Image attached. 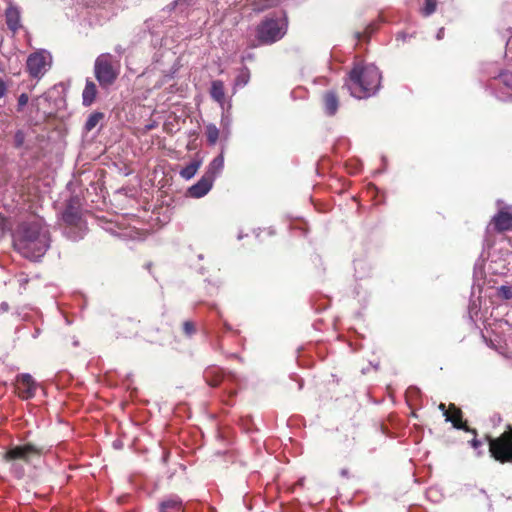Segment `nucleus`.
<instances>
[{"label":"nucleus","mask_w":512,"mask_h":512,"mask_svg":"<svg viewBox=\"0 0 512 512\" xmlns=\"http://www.w3.org/2000/svg\"><path fill=\"white\" fill-rule=\"evenodd\" d=\"M13 245L23 257L38 260L50 247L48 228L41 219L24 222L14 234Z\"/></svg>","instance_id":"f257e3e1"},{"label":"nucleus","mask_w":512,"mask_h":512,"mask_svg":"<svg viewBox=\"0 0 512 512\" xmlns=\"http://www.w3.org/2000/svg\"><path fill=\"white\" fill-rule=\"evenodd\" d=\"M381 82V74L374 64L356 65L349 73L347 86L350 94L358 99L374 95Z\"/></svg>","instance_id":"f03ea898"},{"label":"nucleus","mask_w":512,"mask_h":512,"mask_svg":"<svg viewBox=\"0 0 512 512\" xmlns=\"http://www.w3.org/2000/svg\"><path fill=\"white\" fill-rule=\"evenodd\" d=\"M41 454V448L27 443L11 447L4 453L3 458L10 464L11 473L17 478H22L25 474L24 465L33 464L36 459L40 458Z\"/></svg>","instance_id":"7ed1b4c3"},{"label":"nucleus","mask_w":512,"mask_h":512,"mask_svg":"<svg viewBox=\"0 0 512 512\" xmlns=\"http://www.w3.org/2000/svg\"><path fill=\"white\" fill-rule=\"evenodd\" d=\"M287 31L284 15L266 17L257 28V38L262 44H272L283 38Z\"/></svg>","instance_id":"20e7f679"},{"label":"nucleus","mask_w":512,"mask_h":512,"mask_svg":"<svg viewBox=\"0 0 512 512\" xmlns=\"http://www.w3.org/2000/svg\"><path fill=\"white\" fill-rule=\"evenodd\" d=\"M94 74L101 87L111 86L119 74V65L114 56L110 53L99 55L95 60Z\"/></svg>","instance_id":"39448f33"},{"label":"nucleus","mask_w":512,"mask_h":512,"mask_svg":"<svg viewBox=\"0 0 512 512\" xmlns=\"http://www.w3.org/2000/svg\"><path fill=\"white\" fill-rule=\"evenodd\" d=\"M491 456L502 463L512 461V428L498 438H488Z\"/></svg>","instance_id":"423d86ee"},{"label":"nucleus","mask_w":512,"mask_h":512,"mask_svg":"<svg viewBox=\"0 0 512 512\" xmlns=\"http://www.w3.org/2000/svg\"><path fill=\"white\" fill-rule=\"evenodd\" d=\"M52 65L51 54L44 49L31 53L26 61V69L30 77L41 79Z\"/></svg>","instance_id":"0eeeda50"},{"label":"nucleus","mask_w":512,"mask_h":512,"mask_svg":"<svg viewBox=\"0 0 512 512\" xmlns=\"http://www.w3.org/2000/svg\"><path fill=\"white\" fill-rule=\"evenodd\" d=\"M62 219L69 226V228L65 230V234L68 238L76 241L83 237L85 223L79 208L68 205L62 214Z\"/></svg>","instance_id":"6e6552de"},{"label":"nucleus","mask_w":512,"mask_h":512,"mask_svg":"<svg viewBox=\"0 0 512 512\" xmlns=\"http://www.w3.org/2000/svg\"><path fill=\"white\" fill-rule=\"evenodd\" d=\"M511 330V325L506 319L496 320L492 328L494 338L491 339V343L505 358H510L508 341L511 336Z\"/></svg>","instance_id":"1a4fd4ad"},{"label":"nucleus","mask_w":512,"mask_h":512,"mask_svg":"<svg viewBox=\"0 0 512 512\" xmlns=\"http://www.w3.org/2000/svg\"><path fill=\"white\" fill-rule=\"evenodd\" d=\"M492 87L495 89V95L502 101L510 100L512 96V74L504 71L494 79Z\"/></svg>","instance_id":"9d476101"},{"label":"nucleus","mask_w":512,"mask_h":512,"mask_svg":"<svg viewBox=\"0 0 512 512\" xmlns=\"http://www.w3.org/2000/svg\"><path fill=\"white\" fill-rule=\"evenodd\" d=\"M16 391L22 399H30L35 396L37 384L28 373L20 374L16 378Z\"/></svg>","instance_id":"9b49d317"},{"label":"nucleus","mask_w":512,"mask_h":512,"mask_svg":"<svg viewBox=\"0 0 512 512\" xmlns=\"http://www.w3.org/2000/svg\"><path fill=\"white\" fill-rule=\"evenodd\" d=\"M5 21L8 29L13 33L22 27L20 9L12 3L5 10Z\"/></svg>","instance_id":"f8f14e48"},{"label":"nucleus","mask_w":512,"mask_h":512,"mask_svg":"<svg viewBox=\"0 0 512 512\" xmlns=\"http://www.w3.org/2000/svg\"><path fill=\"white\" fill-rule=\"evenodd\" d=\"M213 183L214 181L210 177L203 175L196 184L188 189V195L192 198H201L212 189Z\"/></svg>","instance_id":"ddd939ff"},{"label":"nucleus","mask_w":512,"mask_h":512,"mask_svg":"<svg viewBox=\"0 0 512 512\" xmlns=\"http://www.w3.org/2000/svg\"><path fill=\"white\" fill-rule=\"evenodd\" d=\"M493 228L497 232H504L512 228V215L508 212L499 211L492 219L488 230Z\"/></svg>","instance_id":"4468645a"},{"label":"nucleus","mask_w":512,"mask_h":512,"mask_svg":"<svg viewBox=\"0 0 512 512\" xmlns=\"http://www.w3.org/2000/svg\"><path fill=\"white\" fill-rule=\"evenodd\" d=\"M182 510L183 502L176 495H171L165 498L159 504V512H182Z\"/></svg>","instance_id":"2eb2a0df"},{"label":"nucleus","mask_w":512,"mask_h":512,"mask_svg":"<svg viewBox=\"0 0 512 512\" xmlns=\"http://www.w3.org/2000/svg\"><path fill=\"white\" fill-rule=\"evenodd\" d=\"M451 409H453V413L445 412V420L451 422L456 429H463L465 431H472L475 433V430H470L463 422H462V413L461 410L456 408L454 405H451Z\"/></svg>","instance_id":"dca6fc26"},{"label":"nucleus","mask_w":512,"mask_h":512,"mask_svg":"<svg viewBox=\"0 0 512 512\" xmlns=\"http://www.w3.org/2000/svg\"><path fill=\"white\" fill-rule=\"evenodd\" d=\"M223 168H224V156H223V154H220L210 162L204 175H206L207 177H210V179H212L214 181L216 179V177L222 172Z\"/></svg>","instance_id":"f3484780"},{"label":"nucleus","mask_w":512,"mask_h":512,"mask_svg":"<svg viewBox=\"0 0 512 512\" xmlns=\"http://www.w3.org/2000/svg\"><path fill=\"white\" fill-rule=\"evenodd\" d=\"M323 101L325 113L329 116H333L339 107L338 97L333 91H328L325 93Z\"/></svg>","instance_id":"a211bd4d"},{"label":"nucleus","mask_w":512,"mask_h":512,"mask_svg":"<svg viewBox=\"0 0 512 512\" xmlns=\"http://www.w3.org/2000/svg\"><path fill=\"white\" fill-rule=\"evenodd\" d=\"M96 96H97L96 84L91 80H87L86 85L83 90V93H82L83 105L86 107L91 106L92 103L95 101Z\"/></svg>","instance_id":"6ab92c4d"},{"label":"nucleus","mask_w":512,"mask_h":512,"mask_svg":"<svg viewBox=\"0 0 512 512\" xmlns=\"http://www.w3.org/2000/svg\"><path fill=\"white\" fill-rule=\"evenodd\" d=\"M210 96L214 101L219 103L221 106L224 105L225 91L224 83L221 80L212 81L210 88Z\"/></svg>","instance_id":"aec40b11"},{"label":"nucleus","mask_w":512,"mask_h":512,"mask_svg":"<svg viewBox=\"0 0 512 512\" xmlns=\"http://www.w3.org/2000/svg\"><path fill=\"white\" fill-rule=\"evenodd\" d=\"M204 378L210 386H217L222 379L221 370L217 367H208L204 372Z\"/></svg>","instance_id":"412c9836"},{"label":"nucleus","mask_w":512,"mask_h":512,"mask_svg":"<svg viewBox=\"0 0 512 512\" xmlns=\"http://www.w3.org/2000/svg\"><path fill=\"white\" fill-rule=\"evenodd\" d=\"M201 164V160H193L191 163H189L187 166L181 169L180 176L186 180L193 178L197 173L198 169L200 168Z\"/></svg>","instance_id":"4be33fe9"},{"label":"nucleus","mask_w":512,"mask_h":512,"mask_svg":"<svg viewBox=\"0 0 512 512\" xmlns=\"http://www.w3.org/2000/svg\"><path fill=\"white\" fill-rule=\"evenodd\" d=\"M205 135L207 137V141L210 145H215L219 138V129L215 124L206 125Z\"/></svg>","instance_id":"5701e85b"},{"label":"nucleus","mask_w":512,"mask_h":512,"mask_svg":"<svg viewBox=\"0 0 512 512\" xmlns=\"http://www.w3.org/2000/svg\"><path fill=\"white\" fill-rule=\"evenodd\" d=\"M103 116L104 115L101 112H94L90 114L85 123V130L88 132L93 130L98 125Z\"/></svg>","instance_id":"b1692460"},{"label":"nucleus","mask_w":512,"mask_h":512,"mask_svg":"<svg viewBox=\"0 0 512 512\" xmlns=\"http://www.w3.org/2000/svg\"><path fill=\"white\" fill-rule=\"evenodd\" d=\"M249 80H250V72H249L248 68L245 67L240 71V73L236 77L234 86L236 88L244 87L248 84Z\"/></svg>","instance_id":"393cba45"},{"label":"nucleus","mask_w":512,"mask_h":512,"mask_svg":"<svg viewBox=\"0 0 512 512\" xmlns=\"http://www.w3.org/2000/svg\"><path fill=\"white\" fill-rule=\"evenodd\" d=\"M279 0H257L254 2V10L263 11L270 7L276 6Z\"/></svg>","instance_id":"a878e982"},{"label":"nucleus","mask_w":512,"mask_h":512,"mask_svg":"<svg viewBox=\"0 0 512 512\" xmlns=\"http://www.w3.org/2000/svg\"><path fill=\"white\" fill-rule=\"evenodd\" d=\"M437 0H425V6L421 9L423 16L428 17L436 11Z\"/></svg>","instance_id":"bb28decb"},{"label":"nucleus","mask_w":512,"mask_h":512,"mask_svg":"<svg viewBox=\"0 0 512 512\" xmlns=\"http://www.w3.org/2000/svg\"><path fill=\"white\" fill-rule=\"evenodd\" d=\"M497 296L509 300L512 298V287L509 285H502L499 288H497Z\"/></svg>","instance_id":"cd10ccee"},{"label":"nucleus","mask_w":512,"mask_h":512,"mask_svg":"<svg viewBox=\"0 0 512 512\" xmlns=\"http://www.w3.org/2000/svg\"><path fill=\"white\" fill-rule=\"evenodd\" d=\"M183 331L187 336H191L195 333V325L191 321H186L183 323Z\"/></svg>","instance_id":"c85d7f7f"},{"label":"nucleus","mask_w":512,"mask_h":512,"mask_svg":"<svg viewBox=\"0 0 512 512\" xmlns=\"http://www.w3.org/2000/svg\"><path fill=\"white\" fill-rule=\"evenodd\" d=\"M28 100H29L28 95H27L26 93H22V94L18 97L17 110H18V111H22V110H23V108L27 105Z\"/></svg>","instance_id":"c756f323"},{"label":"nucleus","mask_w":512,"mask_h":512,"mask_svg":"<svg viewBox=\"0 0 512 512\" xmlns=\"http://www.w3.org/2000/svg\"><path fill=\"white\" fill-rule=\"evenodd\" d=\"M196 0H176L174 2V7H180L183 9L184 7L194 5Z\"/></svg>","instance_id":"7c9ffc66"},{"label":"nucleus","mask_w":512,"mask_h":512,"mask_svg":"<svg viewBox=\"0 0 512 512\" xmlns=\"http://www.w3.org/2000/svg\"><path fill=\"white\" fill-rule=\"evenodd\" d=\"M7 92L6 83L0 79V98L4 97Z\"/></svg>","instance_id":"2f4dec72"},{"label":"nucleus","mask_w":512,"mask_h":512,"mask_svg":"<svg viewBox=\"0 0 512 512\" xmlns=\"http://www.w3.org/2000/svg\"><path fill=\"white\" fill-rule=\"evenodd\" d=\"M478 273L482 276V266L481 264L476 263L474 267V276L477 277Z\"/></svg>","instance_id":"473e14b6"},{"label":"nucleus","mask_w":512,"mask_h":512,"mask_svg":"<svg viewBox=\"0 0 512 512\" xmlns=\"http://www.w3.org/2000/svg\"><path fill=\"white\" fill-rule=\"evenodd\" d=\"M221 121H222V125H223L224 128H228L229 127L230 119H229L228 116H223Z\"/></svg>","instance_id":"72a5a7b5"},{"label":"nucleus","mask_w":512,"mask_h":512,"mask_svg":"<svg viewBox=\"0 0 512 512\" xmlns=\"http://www.w3.org/2000/svg\"><path fill=\"white\" fill-rule=\"evenodd\" d=\"M444 37V28H440L437 32L436 38L437 40H441Z\"/></svg>","instance_id":"f704fd0d"},{"label":"nucleus","mask_w":512,"mask_h":512,"mask_svg":"<svg viewBox=\"0 0 512 512\" xmlns=\"http://www.w3.org/2000/svg\"><path fill=\"white\" fill-rule=\"evenodd\" d=\"M8 309H9V305H8V303H6V302H2V303H1V305H0V310H1L2 312H6V311H8Z\"/></svg>","instance_id":"c9c22d12"},{"label":"nucleus","mask_w":512,"mask_h":512,"mask_svg":"<svg viewBox=\"0 0 512 512\" xmlns=\"http://www.w3.org/2000/svg\"><path fill=\"white\" fill-rule=\"evenodd\" d=\"M471 444H472V446H473L475 449H477V448L481 445V442H480L479 440H477V439H473V440L471 441Z\"/></svg>","instance_id":"e433bc0d"},{"label":"nucleus","mask_w":512,"mask_h":512,"mask_svg":"<svg viewBox=\"0 0 512 512\" xmlns=\"http://www.w3.org/2000/svg\"><path fill=\"white\" fill-rule=\"evenodd\" d=\"M439 409L443 412V415L445 416V412H449L448 410H446V406L445 404L441 403L439 405Z\"/></svg>","instance_id":"4c0bfd02"},{"label":"nucleus","mask_w":512,"mask_h":512,"mask_svg":"<svg viewBox=\"0 0 512 512\" xmlns=\"http://www.w3.org/2000/svg\"><path fill=\"white\" fill-rule=\"evenodd\" d=\"M435 492H436V491H435L434 489H430V490L428 491V496H429V497H432V494H434Z\"/></svg>","instance_id":"58836bf2"},{"label":"nucleus","mask_w":512,"mask_h":512,"mask_svg":"<svg viewBox=\"0 0 512 512\" xmlns=\"http://www.w3.org/2000/svg\"><path fill=\"white\" fill-rule=\"evenodd\" d=\"M347 474V471L346 470H342L341 471V475L345 476Z\"/></svg>","instance_id":"ea45409f"},{"label":"nucleus","mask_w":512,"mask_h":512,"mask_svg":"<svg viewBox=\"0 0 512 512\" xmlns=\"http://www.w3.org/2000/svg\"><path fill=\"white\" fill-rule=\"evenodd\" d=\"M509 41H510V38H508V39H507V41H506V46H508Z\"/></svg>","instance_id":"a19ab883"}]
</instances>
